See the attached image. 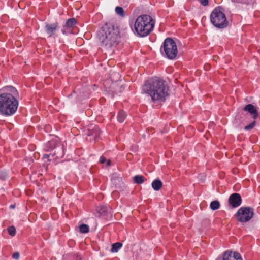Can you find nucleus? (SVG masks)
Instances as JSON below:
<instances>
[{"mask_svg":"<svg viewBox=\"0 0 260 260\" xmlns=\"http://www.w3.org/2000/svg\"><path fill=\"white\" fill-rule=\"evenodd\" d=\"M18 92L12 86H6L0 91V114L4 116H11L17 111L19 102Z\"/></svg>","mask_w":260,"mask_h":260,"instance_id":"f257e3e1","label":"nucleus"},{"mask_svg":"<svg viewBox=\"0 0 260 260\" xmlns=\"http://www.w3.org/2000/svg\"><path fill=\"white\" fill-rule=\"evenodd\" d=\"M143 91L151 96L153 102H164L168 95L169 87L165 80L155 77L145 81Z\"/></svg>","mask_w":260,"mask_h":260,"instance_id":"f03ea898","label":"nucleus"},{"mask_svg":"<svg viewBox=\"0 0 260 260\" xmlns=\"http://www.w3.org/2000/svg\"><path fill=\"white\" fill-rule=\"evenodd\" d=\"M97 37L102 47L112 49L120 41L119 27L112 23H107L98 31Z\"/></svg>","mask_w":260,"mask_h":260,"instance_id":"7ed1b4c3","label":"nucleus"},{"mask_svg":"<svg viewBox=\"0 0 260 260\" xmlns=\"http://www.w3.org/2000/svg\"><path fill=\"white\" fill-rule=\"evenodd\" d=\"M155 21L149 15L143 14L137 17L134 24V30L140 37H145L153 30Z\"/></svg>","mask_w":260,"mask_h":260,"instance_id":"20e7f679","label":"nucleus"},{"mask_svg":"<svg viewBox=\"0 0 260 260\" xmlns=\"http://www.w3.org/2000/svg\"><path fill=\"white\" fill-rule=\"evenodd\" d=\"M211 23L215 27L223 29L229 25L224 9L221 6L216 7L211 12L210 15Z\"/></svg>","mask_w":260,"mask_h":260,"instance_id":"39448f33","label":"nucleus"},{"mask_svg":"<svg viewBox=\"0 0 260 260\" xmlns=\"http://www.w3.org/2000/svg\"><path fill=\"white\" fill-rule=\"evenodd\" d=\"M161 54L170 60L174 59L178 53L177 47L175 41L171 38H167L160 47Z\"/></svg>","mask_w":260,"mask_h":260,"instance_id":"423d86ee","label":"nucleus"},{"mask_svg":"<svg viewBox=\"0 0 260 260\" xmlns=\"http://www.w3.org/2000/svg\"><path fill=\"white\" fill-rule=\"evenodd\" d=\"M253 214V209L252 208L242 207L238 210L236 216L238 221L246 222L252 218Z\"/></svg>","mask_w":260,"mask_h":260,"instance_id":"0eeeda50","label":"nucleus"},{"mask_svg":"<svg viewBox=\"0 0 260 260\" xmlns=\"http://www.w3.org/2000/svg\"><path fill=\"white\" fill-rule=\"evenodd\" d=\"M64 154L63 146L59 144L55 147V149L52 152H51L49 154H45L44 158H48L49 161L51 160L50 158L51 157H53V159H59L63 157Z\"/></svg>","mask_w":260,"mask_h":260,"instance_id":"6e6552de","label":"nucleus"},{"mask_svg":"<svg viewBox=\"0 0 260 260\" xmlns=\"http://www.w3.org/2000/svg\"><path fill=\"white\" fill-rule=\"evenodd\" d=\"M101 131L98 125H91L88 128L87 135L88 137H91L90 141L96 140L100 138Z\"/></svg>","mask_w":260,"mask_h":260,"instance_id":"1a4fd4ad","label":"nucleus"},{"mask_svg":"<svg viewBox=\"0 0 260 260\" xmlns=\"http://www.w3.org/2000/svg\"><path fill=\"white\" fill-rule=\"evenodd\" d=\"M58 29L59 24L57 22L53 23H46L44 27V30L49 37L54 36Z\"/></svg>","mask_w":260,"mask_h":260,"instance_id":"9d476101","label":"nucleus"},{"mask_svg":"<svg viewBox=\"0 0 260 260\" xmlns=\"http://www.w3.org/2000/svg\"><path fill=\"white\" fill-rule=\"evenodd\" d=\"M217 260H220V259L218 258ZM221 260H242V259L238 252L227 250L223 253Z\"/></svg>","mask_w":260,"mask_h":260,"instance_id":"9b49d317","label":"nucleus"},{"mask_svg":"<svg viewBox=\"0 0 260 260\" xmlns=\"http://www.w3.org/2000/svg\"><path fill=\"white\" fill-rule=\"evenodd\" d=\"M258 107L248 104L243 108V110L249 113L254 119H256L258 117Z\"/></svg>","mask_w":260,"mask_h":260,"instance_id":"f8f14e48","label":"nucleus"},{"mask_svg":"<svg viewBox=\"0 0 260 260\" xmlns=\"http://www.w3.org/2000/svg\"><path fill=\"white\" fill-rule=\"evenodd\" d=\"M241 203L242 199L239 193H234L229 198V203L233 208L239 207L241 204Z\"/></svg>","mask_w":260,"mask_h":260,"instance_id":"ddd939ff","label":"nucleus"},{"mask_svg":"<svg viewBox=\"0 0 260 260\" xmlns=\"http://www.w3.org/2000/svg\"><path fill=\"white\" fill-rule=\"evenodd\" d=\"M77 21L74 18L69 19L63 26L61 29V32L63 34H67L70 32V29L76 24Z\"/></svg>","mask_w":260,"mask_h":260,"instance_id":"4468645a","label":"nucleus"},{"mask_svg":"<svg viewBox=\"0 0 260 260\" xmlns=\"http://www.w3.org/2000/svg\"><path fill=\"white\" fill-rule=\"evenodd\" d=\"M60 144L58 143L56 140H51L48 141L44 145V149L46 151H51L52 152Z\"/></svg>","mask_w":260,"mask_h":260,"instance_id":"2eb2a0df","label":"nucleus"},{"mask_svg":"<svg viewBox=\"0 0 260 260\" xmlns=\"http://www.w3.org/2000/svg\"><path fill=\"white\" fill-rule=\"evenodd\" d=\"M151 185L154 190L158 191L161 188L162 183L160 179H156L153 181Z\"/></svg>","mask_w":260,"mask_h":260,"instance_id":"dca6fc26","label":"nucleus"},{"mask_svg":"<svg viewBox=\"0 0 260 260\" xmlns=\"http://www.w3.org/2000/svg\"><path fill=\"white\" fill-rule=\"evenodd\" d=\"M109 207L106 205H101L98 206L96 211L100 215H104L108 212Z\"/></svg>","mask_w":260,"mask_h":260,"instance_id":"f3484780","label":"nucleus"},{"mask_svg":"<svg viewBox=\"0 0 260 260\" xmlns=\"http://www.w3.org/2000/svg\"><path fill=\"white\" fill-rule=\"evenodd\" d=\"M145 180L146 179L141 175H136L133 177L134 182L138 184H142Z\"/></svg>","mask_w":260,"mask_h":260,"instance_id":"a211bd4d","label":"nucleus"},{"mask_svg":"<svg viewBox=\"0 0 260 260\" xmlns=\"http://www.w3.org/2000/svg\"><path fill=\"white\" fill-rule=\"evenodd\" d=\"M126 117V114L123 110H120L119 111L117 115V120L118 122L122 123L124 121Z\"/></svg>","mask_w":260,"mask_h":260,"instance_id":"6ab92c4d","label":"nucleus"},{"mask_svg":"<svg viewBox=\"0 0 260 260\" xmlns=\"http://www.w3.org/2000/svg\"><path fill=\"white\" fill-rule=\"evenodd\" d=\"M122 244L120 242H116L112 245L111 251L112 252H117L119 249L122 247Z\"/></svg>","mask_w":260,"mask_h":260,"instance_id":"aec40b11","label":"nucleus"},{"mask_svg":"<svg viewBox=\"0 0 260 260\" xmlns=\"http://www.w3.org/2000/svg\"><path fill=\"white\" fill-rule=\"evenodd\" d=\"M116 13L121 17H124L125 16V12L122 7L117 6L115 8Z\"/></svg>","mask_w":260,"mask_h":260,"instance_id":"412c9836","label":"nucleus"},{"mask_svg":"<svg viewBox=\"0 0 260 260\" xmlns=\"http://www.w3.org/2000/svg\"><path fill=\"white\" fill-rule=\"evenodd\" d=\"M210 207L212 210H216L219 208L220 203L218 201L215 200L211 202Z\"/></svg>","mask_w":260,"mask_h":260,"instance_id":"4be33fe9","label":"nucleus"},{"mask_svg":"<svg viewBox=\"0 0 260 260\" xmlns=\"http://www.w3.org/2000/svg\"><path fill=\"white\" fill-rule=\"evenodd\" d=\"M79 230L82 233H87L89 231V228L87 224H82L79 226Z\"/></svg>","mask_w":260,"mask_h":260,"instance_id":"5701e85b","label":"nucleus"},{"mask_svg":"<svg viewBox=\"0 0 260 260\" xmlns=\"http://www.w3.org/2000/svg\"><path fill=\"white\" fill-rule=\"evenodd\" d=\"M100 162L101 164L106 163V166H110L111 165V161L110 159L107 160L106 158L103 156H101L100 158Z\"/></svg>","mask_w":260,"mask_h":260,"instance_id":"b1692460","label":"nucleus"},{"mask_svg":"<svg viewBox=\"0 0 260 260\" xmlns=\"http://www.w3.org/2000/svg\"><path fill=\"white\" fill-rule=\"evenodd\" d=\"M8 231L11 236H14L16 234V229L14 226H11L8 228Z\"/></svg>","mask_w":260,"mask_h":260,"instance_id":"393cba45","label":"nucleus"},{"mask_svg":"<svg viewBox=\"0 0 260 260\" xmlns=\"http://www.w3.org/2000/svg\"><path fill=\"white\" fill-rule=\"evenodd\" d=\"M8 177V174L7 172H0V179L2 180H5Z\"/></svg>","mask_w":260,"mask_h":260,"instance_id":"a878e982","label":"nucleus"},{"mask_svg":"<svg viewBox=\"0 0 260 260\" xmlns=\"http://www.w3.org/2000/svg\"><path fill=\"white\" fill-rule=\"evenodd\" d=\"M255 124H256V122L255 121H253L250 124L245 126L244 129L246 131L251 130L255 126Z\"/></svg>","mask_w":260,"mask_h":260,"instance_id":"bb28decb","label":"nucleus"},{"mask_svg":"<svg viewBox=\"0 0 260 260\" xmlns=\"http://www.w3.org/2000/svg\"><path fill=\"white\" fill-rule=\"evenodd\" d=\"M253 0H232L233 2L241 4H249Z\"/></svg>","mask_w":260,"mask_h":260,"instance_id":"cd10ccee","label":"nucleus"},{"mask_svg":"<svg viewBox=\"0 0 260 260\" xmlns=\"http://www.w3.org/2000/svg\"><path fill=\"white\" fill-rule=\"evenodd\" d=\"M20 257V254L18 252H15L12 254V258L14 259H18Z\"/></svg>","mask_w":260,"mask_h":260,"instance_id":"c85d7f7f","label":"nucleus"},{"mask_svg":"<svg viewBox=\"0 0 260 260\" xmlns=\"http://www.w3.org/2000/svg\"><path fill=\"white\" fill-rule=\"evenodd\" d=\"M10 207L11 208H15V205H10Z\"/></svg>","mask_w":260,"mask_h":260,"instance_id":"c756f323","label":"nucleus"}]
</instances>
